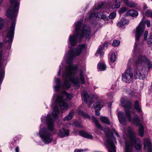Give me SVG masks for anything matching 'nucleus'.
<instances>
[{"instance_id": "obj_37", "label": "nucleus", "mask_w": 152, "mask_h": 152, "mask_svg": "<svg viewBox=\"0 0 152 152\" xmlns=\"http://www.w3.org/2000/svg\"><path fill=\"white\" fill-rule=\"evenodd\" d=\"M146 16L152 18V10H147L145 12Z\"/></svg>"}, {"instance_id": "obj_5", "label": "nucleus", "mask_w": 152, "mask_h": 152, "mask_svg": "<svg viewBox=\"0 0 152 152\" xmlns=\"http://www.w3.org/2000/svg\"><path fill=\"white\" fill-rule=\"evenodd\" d=\"M77 67H64L65 72L63 75L65 78L63 87L67 89L70 87V83H72L76 86L79 85V81L77 77H75Z\"/></svg>"}, {"instance_id": "obj_47", "label": "nucleus", "mask_w": 152, "mask_h": 152, "mask_svg": "<svg viewBox=\"0 0 152 152\" xmlns=\"http://www.w3.org/2000/svg\"><path fill=\"white\" fill-rule=\"evenodd\" d=\"M147 8V7L146 4H144L143 7V9L144 10H145Z\"/></svg>"}, {"instance_id": "obj_7", "label": "nucleus", "mask_w": 152, "mask_h": 152, "mask_svg": "<svg viewBox=\"0 0 152 152\" xmlns=\"http://www.w3.org/2000/svg\"><path fill=\"white\" fill-rule=\"evenodd\" d=\"M145 28L144 24L142 22H140L136 28L135 35L136 42L133 50V52L135 56L142 52V46L141 45L139 44L138 42L144 32Z\"/></svg>"}, {"instance_id": "obj_56", "label": "nucleus", "mask_w": 152, "mask_h": 152, "mask_svg": "<svg viewBox=\"0 0 152 152\" xmlns=\"http://www.w3.org/2000/svg\"><path fill=\"white\" fill-rule=\"evenodd\" d=\"M151 88H152V85L151 86Z\"/></svg>"}, {"instance_id": "obj_11", "label": "nucleus", "mask_w": 152, "mask_h": 152, "mask_svg": "<svg viewBox=\"0 0 152 152\" xmlns=\"http://www.w3.org/2000/svg\"><path fill=\"white\" fill-rule=\"evenodd\" d=\"M133 62V59L131 58L129 59L128 63V66L132 65L136 66L148 65V66H152L148 59L144 56H140L134 63Z\"/></svg>"}, {"instance_id": "obj_30", "label": "nucleus", "mask_w": 152, "mask_h": 152, "mask_svg": "<svg viewBox=\"0 0 152 152\" xmlns=\"http://www.w3.org/2000/svg\"><path fill=\"white\" fill-rule=\"evenodd\" d=\"M100 119L101 121L104 123H105L107 125H109L110 124V122L109 119L107 117H101Z\"/></svg>"}, {"instance_id": "obj_8", "label": "nucleus", "mask_w": 152, "mask_h": 152, "mask_svg": "<svg viewBox=\"0 0 152 152\" xmlns=\"http://www.w3.org/2000/svg\"><path fill=\"white\" fill-rule=\"evenodd\" d=\"M72 95L71 94H68L63 91L61 94L53 96V101L56 103H58L61 108L62 110H67L69 108L68 104L65 101H70L72 97Z\"/></svg>"}, {"instance_id": "obj_32", "label": "nucleus", "mask_w": 152, "mask_h": 152, "mask_svg": "<svg viewBox=\"0 0 152 152\" xmlns=\"http://www.w3.org/2000/svg\"><path fill=\"white\" fill-rule=\"evenodd\" d=\"M126 5L129 7H136L137 4L136 3L129 1Z\"/></svg>"}, {"instance_id": "obj_17", "label": "nucleus", "mask_w": 152, "mask_h": 152, "mask_svg": "<svg viewBox=\"0 0 152 152\" xmlns=\"http://www.w3.org/2000/svg\"><path fill=\"white\" fill-rule=\"evenodd\" d=\"M148 34V31H146L144 34L143 40L144 41L147 40V44L150 46H151L152 45V34H150L148 38L147 39Z\"/></svg>"}, {"instance_id": "obj_19", "label": "nucleus", "mask_w": 152, "mask_h": 152, "mask_svg": "<svg viewBox=\"0 0 152 152\" xmlns=\"http://www.w3.org/2000/svg\"><path fill=\"white\" fill-rule=\"evenodd\" d=\"M69 130L68 129H63L60 130L58 133V135L61 138L67 137L69 135Z\"/></svg>"}, {"instance_id": "obj_3", "label": "nucleus", "mask_w": 152, "mask_h": 152, "mask_svg": "<svg viewBox=\"0 0 152 152\" xmlns=\"http://www.w3.org/2000/svg\"><path fill=\"white\" fill-rule=\"evenodd\" d=\"M58 113V106H56L54 107L51 115H47L46 118V121L48 129L44 128L39 131L40 137L45 144L49 143L52 141L51 131H53L54 128V119L57 117Z\"/></svg>"}, {"instance_id": "obj_27", "label": "nucleus", "mask_w": 152, "mask_h": 152, "mask_svg": "<svg viewBox=\"0 0 152 152\" xmlns=\"http://www.w3.org/2000/svg\"><path fill=\"white\" fill-rule=\"evenodd\" d=\"M85 76L83 74V71L82 70H80L79 74V78L82 84H85L86 81L85 80Z\"/></svg>"}, {"instance_id": "obj_44", "label": "nucleus", "mask_w": 152, "mask_h": 152, "mask_svg": "<svg viewBox=\"0 0 152 152\" xmlns=\"http://www.w3.org/2000/svg\"><path fill=\"white\" fill-rule=\"evenodd\" d=\"M86 151V150L85 149H76L74 150V152H83Z\"/></svg>"}, {"instance_id": "obj_21", "label": "nucleus", "mask_w": 152, "mask_h": 152, "mask_svg": "<svg viewBox=\"0 0 152 152\" xmlns=\"http://www.w3.org/2000/svg\"><path fill=\"white\" fill-rule=\"evenodd\" d=\"M79 133L80 135L83 137L88 138L90 139H93V137L91 134L86 132L85 131H80L79 132Z\"/></svg>"}, {"instance_id": "obj_29", "label": "nucleus", "mask_w": 152, "mask_h": 152, "mask_svg": "<svg viewBox=\"0 0 152 152\" xmlns=\"http://www.w3.org/2000/svg\"><path fill=\"white\" fill-rule=\"evenodd\" d=\"M102 46H100L99 47L98 50L96 53V55L97 56L99 55L100 56H102L104 55V53L102 51Z\"/></svg>"}, {"instance_id": "obj_45", "label": "nucleus", "mask_w": 152, "mask_h": 152, "mask_svg": "<svg viewBox=\"0 0 152 152\" xmlns=\"http://www.w3.org/2000/svg\"><path fill=\"white\" fill-rule=\"evenodd\" d=\"M145 23L147 25V27H149L150 26V21L148 20H146L145 21Z\"/></svg>"}, {"instance_id": "obj_36", "label": "nucleus", "mask_w": 152, "mask_h": 152, "mask_svg": "<svg viewBox=\"0 0 152 152\" xmlns=\"http://www.w3.org/2000/svg\"><path fill=\"white\" fill-rule=\"evenodd\" d=\"M116 15V12L113 11L110 15L109 18L110 19H113L115 18Z\"/></svg>"}, {"instance_id": "obj_26", "label": "nucleus", "mask_w": 152, "mask_h": 152, "mask_svg": "<svg viewBox=\"0 0 152 152\" xmlns=\"http://www.w3.org/2000/svg\"><path fill=\"white\" fill-rule=\"evenodd\" d=\"M74 112L73 110H72L65 117L64 120V121H68L71 120L73 118L74 115Z\"/></svg>"}, {"instance_id": "obj_15", "label": "nucleus", "mask_w": 152, "mask_h": 152, "mask_svg": "<svg viewBox=\"0 0 152 152\" xmlns=\"http://www.w3.org/2000/svg\"><path fill=\"white\" fill-rule=\"evenodd\" d=\"M81 96L83 98L84 102L86 103L88 101H89V107H90L91 105L93 102L94 100L92 98L89 96L86 91H83L81 93Z\"/></svg>"}, {"instance_id": "obj_28", "label": "nucleus", "mask_w": 152, "mask_h": 152, "mask_svg": "<svg viewBox=\"0 0 152 152\" xmlns=\"http://www.w3.org/2000/svg\"><path fill=\"white\" fill-rule=\"evenodd\" d=\"M95 110H100L103 107V103L101 102H97L94 104Z\"/></svg>"}, {"instance_id": "obj_20", "label": "nucleus", "mask_w": 152, "mask_h": 152, "mask_svg": "<svg viewBox=\"0 0 152 152\" xmlns=\"http://www.w3.org/2000/svg\"><path fill=\"white\" fill-rule=\"evenodd\" d=\"M129 23V21L126 20L125 18H122L118 22L117 25L120 27H122L124 25H128Z\"/></svg>"}, {"instance_id": "obj_40", "label": "nucleus", "mask_w": 152, "mask_h": 152, "mask_svg": "<svg viewBox=\"0 0 152 152\" xmlns=\"http://www.w3.org/2000/svg\"><path fill=\"white\" fill-rule=\"evenodd\" d=\"M97 66H106V65L103 61H101L98 64Z\"/></svg>"}, {"instance_id": "obj_2", "label": "nucleus", "mask_w": 152, "mask_h": 152, "mask_svg": "<svg viewBox=\"0 0 152 152\" xmlns=\"http://www.w3.org/2000/svg\"><path fill=\"white\" fill-rule=\"evenodd\" d=\"M123 99H121L122 106L125 108L126 117H124V113L122 112L118 113V117L120 123L122 125H124L126 122V117L130 122H132L136 125L139 126V134L141 137H142L144 135V128L142 125L143 122L142 120H140L139 116L136 115L132 119L131 118L130 109L132 108V104L130 101L125 100L123 101Z\"/></svg>"}, {"instance_id": "obj_39", "label": "nucleus", "mask_w": 152, "mask_h": 152, "mask_svg": "<svg viewBox=\"0 0 152 152\" xmlns=\"http://www.w3.org/2000/svg\"><path fill=\"white\" fill-rule=\"evenodd\" d=\"M4 25V20L0 18V31L1 30Z\"/></svg>"}, {"instance_id": "obj_24", "label": "nucleus", "mask_w": 152, "mask_h": 152, "mask_svg": "<svg viewBox=\"0 0 152 152\" xmlns=\"http://www.w3.org/2000/svg\"><path fill=\"white\" fill-rule=\"evenodd\" d=\"M55 81L56 83V85L54 87L55 90V91H58L61 86L60 80L59 78H57L55 79Z\"/></svg>"}, {"instance_id": "obj_10", "label": "nucleus", "mask_w": 152, "mask_h": 152, "mask_svg": "<svg viewBox=\"0 0 152 152\" xmlns=\"http://www.w3.org/2000/svg\"><path fill=\"white\" fill-rule=\"evenodd\" d=\"M80 25V23H77L74 32H73L72 34L70 35L69 36L68 42L69 47L71 48L75 46L81 39L79 38L78 34V29Z\"/></svg>"}, {"instance_id": "obj_43", "label": "nucleus", "mask_w": 152, "mask_h": 152, "mask_svg": "<svg viewBox=\"0 0 152 152\" xmlns=\"http://www.w3.org/2000/svg\"><path fill=\"white\" fill-rule=\"evenodd\" d=\"M99 71H103L106 69V67H97Z\"/></svg>"}, {"instance_id": "obj_33", "label": "nucleus", "mask_w": 152, "mask_h": 152, "mask_svg": "<svg viewBox=\"0 0 152 152\" xmlns=\"http://www.w3.org/2000/svg\"><path fill=\"white\" fill-rule=\"evenodd\" d=\"M110 60L111 62L113 63L115 62L116 59V56L115 53L111 54L110 57Z\"/></svg>"}, {"instance_id": "obj_1", "label": "nucleus", "mask_w": 152, "mask_h": 152, "mask_svg": "<svg viewBox=\"0 0 152 152\" xmlns=\"http://www.w3.org/2000/svg\"><path fill=\"white\" fill-rule=\"evenodd\" d=\"M19 0H11L10 6L6 13L7 17L11 20L10 25L9 26L6 30V37L4 40L5 45L7 46L6 48L10 49L11 47L14 33L16 24V18L18 14L19 6Z\"/></svg>"}, {"instance_id": "obj_41", "label": "nucleus", "mask_w": 152, "mask_h": 152, "mask_svg": "<svg viewBox=\"0 0 152 152\" xmlns=\"http://www.w3.org/2000/svg\"><path fill=\"white\" fill-rule=\"evenodd\" d=\"M104 131L105 133L107 136H108L110 134V130L108 128H105L104 130Z\"/></svg>"}, {"instance_id": "obj_38", "label": "nucleus", "mask_w": 152, "mask_h": 152, "mask_svg": "<svg viewBox=\"0 0 152 152\" xmlns=\"http://www.w3.org/2000/svg\"><path fill=\"white\" fill-rule=\"evenodd\" d=\"M127 10V9L126 7H123L120 8L118 10V12L119 14H123Z\"/></svg>"}, {"instance_id": "obj_46", "label": "nucleus", "mask_w": 152, "mask_h": 152, "mask_svg": "<svg viewBox=\"0 0 152 152\" xmlns=\"http://www.w3.org/2000/svg\"><path fill=\"white\" fill-rule=\"evenodd\" d=\"M98 110H95V115L97 116L99 115L100 114V112L99 111H97Z\"/></svg>"}, {"instance_id": "obj_22", "label": "nucleus", "mask_w": 152, "mask_h": 152, "mask_svg": "<svg viewBox=\"0 0 152 152\" xmlns=\"http://www.w3.org/2000/svg\"><path fill=\"white\" fill-rule=\"evenodd\" d=\"M126 14L127 15H130L133 17H135L138 15V12L137 11L133 10H129L126 12Z\"/></svg>"}, {"instance_id": "obj_4", "label": "nucleus", "mask_w": 152, "mask_h": 152, "mask_svg": "<svg viewBox=\"0 0 152 152\" xmlns=\"http://www.w3.org/2000/svg\"><path fill=\"white\" fill-rule=\"evenodd\" d=\"M86 48L85 44L78 45L75 50L70 49L66 52L63 58V60L61 63V65L63 66L65 65L67 66H74V59L77 56L80 55L82 51Z\"/></svg>"}, {"instance_id": "obj_14", "label": "nucleus", "mask_w": 152, "mask_h": 152, "mask_svg": "<svg viewBox=\"0 0 152 152\" xmlns=\"http://www.w3.org/2000/svg\"><path fill=\"white\" fill-rule=\"evenodd\" d=\"M115 141V138L112 135H111L110 137L108 138L105 145L108 150L109 152H116L115 145L113 142V141Z\"/></svg>"}, {"instance_id": "obj_54", "label": "nucleus", "mask_w": 152, "mask_h": 152, "mask_svg": "<svg viewBox=\"0 0 152 152\" xmlns=\"http://www.w3.org/2000/svg\"><path fill=\"white\" fill-rule=\"evenodd\" d=\"M133 114H134L135 115V114H134V113H133Z\"/></svg>"}, {"instance_id": "obj_52", "label": "nucleus", "mask_w": 152, "mask_h": 152, "mask_svg": "<svg viewBox=\"0 0 152 152\" xmlns=\"http://www.w3.org/2000/svg\"><path fill=\"white\" fill-rule=\"evenodd\" d=\"M61 68L60 67V69H59V72H58V75H59V74H60V73L61 72Z\"/></svg>"}, {"instance_id": "obj_50", "label": "nucleus", "mask_w": 152, "mask_h": 152, "mask_svg": "<svg viewBox=\"0 0 152 152\" xmlns=\"http://www.w3.org/2000/svg\"><path fill=\"white\" fill-rule=\"evenodd\" d=\"M3 44L2 43H1L0 42V48L1 47L3 46Z\"/></svg>"}, {"instance_id": "obj_13", "label": "nucleus", "mask_w": 152, "mask_h": 152, "mask_svg": "<svg viewBox=\"0 0 152 152\" xmlns=\"http://www.w3.org/2000/svg\"><path fill=\"white\" fill-rule=\"evenodd\" d=\"M133 69L129 67L122 74V80L126 83H129L133 77Z\"/></svg>"}, {"instance_id": "obj_31", "label": "nucleus", "mask_w": 152, "mask_h": 152, "mask_svg": "<svg viewBox=\"0 0 152 152\" xmlns=\"http://www.w3.org/2000/svg\"><path fill=\"white\" fill-rule=\"evenodd\" d=\"M79 115H81L85 118H90V117L86 113L83 112V111L80 110H77Z\"/></svg>"}, {"instance_id": "obj_55", "label": "nucleus", "mask_w": 152, "mask_h": 152, "mask_svg": "<svg viewBox=\"0 0 152 152\" xmlns=\"http://www.w3.org/2000/svg\"><path fill=\"white\" fill-rule=\"evenodd\" d=\"M148 1H152V0H148Z\"/></svg>"}, {"instance_id": "obj_23", "label": "nucleus", "mask_w": 152, "mask_h": 152, "mask_svg": "<svg viewBox=\"0 0 152 152\" xmlns=\"http://www.w3.org/2000/svg\"><path fill=\"white\" fill-rule=\"evenodd\" d=\"M92 119L93 122H94L96 126L99 129L101 130H102L103 128L102 126L98 122L95 117L94 116H93Z\"/></svg>"}, {"instance_id": "obj_34", "label": "nucleus", "mask_w": 152, "mask_h": 152, "mask_svg": "<svg viewBox=\"0 0 152 152\" xmlns=\"http://www.w3.org/2000/svg\"><path fill=\"white\" fill-rule=\"evenodd\" d=\"M4 75V69L0 71V84L2 81Z\"/></svg>"}, {"instance_id": "obj_9", "label": "nucleus", "mask_w": 152, "mask_h": 152, "mask_svg": "<svg viewBox=\"0 0 152 152\" xmlns=\"http://www.w3.org/2000/svg\"><path fill=\"white\" fill-rule=\"evenodd\" d=\"M78 23H80L79 28L78 29V34L79 36V38L80 39H82L83 38L88 39L90 38L91 36V27L88 25L84 24L82 26L81 30H80L82 22L81 21H79L74 23L75 28H76V25Z\"/></svg>"}, {"instance_id": "obj_12", "label": "nucleus", "mask_w": 152, "mask_h": 152, "mask_svg": "<svg viewBox=\"0 0 152 152\" xmlns=\"http://www.w3.org/2000/svg\"><path fill=\"white\" fill-rule=\"evenodd\" d=\"M151 67H135L133 69V75L135 79L143 80L146 77L145 74Z\"/></svg>"}, {"instance_id": "obj_18", "label": "nucleus", "mask_w": 152, "mask_h": 152, "mask_svg": "<svg viewBox=\"0 0 152 152\" xmlns=\"http://www.w3.org/2000/svg\"><path fill=\"white\" fill-rule=\"evenodd\" d=\"M144 148L148 150V152H151V144L148 138L145 139L144 140Z\"/></svg>"}, {"instance_id": "obj_35", "label": "nucleus", "mask_w": 152, "mask_h": 152, "mask_svg": "<svg viewBox=\"0 0 152 152\" xmlns=\"http://www.w3.org/2000/svg\"><path fill=\"white\" fill-rule=\"evenodd\" d=\"M120 43V42L119 40H114L112 43V45L114 47H118V46Z\"/></svg>"}, {"instance_id": "obj_42", "label": "nucleus", "mask_w": 152, "mask_h": 152, "mask_svg": "<svg viewBox=\"0 0 152 152\" xmlns=\"http://www.w3.org/2000/svg\"><path fill=\"white\" fill-rule=\"evenodd\" d=\"M111 131L113 133H114L118 137H120V136L118 133L114 128H112L111 129Z\"/></svg>"}, {"instance_id": "obj_6", "label": "nucleus", "mask_w": 152, "mask_h": 152, "mask_svg": "<svg viewBox=\"0 0 152 152\" xmlns=\"http://www.w3.org/2000/svg\"><path fill=\"white\" fill-rule=\"evenodd\" d=\"M129 142L126 141V152H132V148L134 144L136 149L140 150L141 147V144L140 139L137 137L135 133L131 130H128Z\"/></svg>"}, {"instance_id": "obj_25", "label": "nucleus", "mask_w": 152, "mask_h": 152, "mask_svg": "<svg viewBox=\"0 0 152 152\" xmlns=\"http://www.w3.org/2000/svg\"><path fill=\"white\" fill-rule=\"evenodd\" d=\"M134 107L135 109L138 113L142 112V109L140 106V104L137 101H136L134 104Z\"/></svg>"}, {"instance_id": "obj_49", "label": "nucleus", "mask_w": 152, "mask_h": 152, "mask_svg": "<svg viewBox=\"0 0 152 152\" xmlns=\"http://www.w3.org/2000/svg\"><path fill=\"white\" fill-rule=\"evenodd\" d=\"M107 46H108L107 43L105 42L104 44V47H107Z\"/></svg>"}, {"instance_id": "obj_16", "label": "nucleus", "mask_w": 152, "mask_h": 152, "mask_svg": "<svg viewBox=\"0 0 152 152\" xmlns=\"http://www.w3.org/2000/svg\"><path fill=\"white\" fill-rule=\"evenodd\" d=\"M8 56L7 52L3 53L2 52H0V66H4L6 65V60Z\"/></svg>"}, {"instance_id": "obj_51", "label": "nucleus", "mask_w": 152, "mask_h": 152, "mask_svg": "<svg viewBox=\"0 0 152 152\" xmlns=\"http://www.w3.org/2000/svg\"><path fill=\"white\" fill-rule=\"evenodd\" d=\"M109 98L110 99H111L113 98V96L112 95L111 96H110Z\"/></svg>"}, {"instance_id": "obj_53", "label": "nucleus", "mask_w": 152, "mask_h": 152, "mask_svg": "<svg viewBox=\"0 0 152 152\" xmlns=\"http://www.w3.org/2000/svg\"><path fill=\"white\" fill-rule=\"evenodd\" d=\"M4 0H0V5L1 4Z\"/></svg>"}, {"instance_id": "obj_48", "label": "nucleus", "mask_w": 152, "mask_h": 152, "mask_svg": "<svg viewBox=\"0 0 152 152\" xmlns=\"http://www.w3.org/2000/svg\"><path fill=\"white\" fill-rule=\"evenodd\" d=\"M15 151L16 152H19V149L18 147H16L15 149Z\"/></svg>"}]
</instances>
